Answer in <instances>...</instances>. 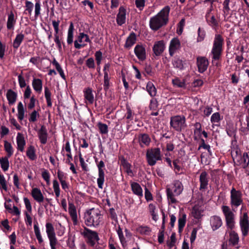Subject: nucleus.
<instances>
[{
	"instance_id": "3c124183",
	"label": "nucleus",
	"mask_w": 249,
	"mask_h": 249,
	"mask_svg": "<svg viewBox=\"0 0 249 249\" xmlns=\"http://www.w3.org/2000/svg\"><path fill=\"white\" fill-rule=\"evenodd\" d=\"M220 120V115L218 112L213 113L211 116V121L215 125H217Z\"/></svg>"
},
{
	"instance_id": "4c0bfd02",
	"label": "nucleus",
	"mask_w": 249,
	"mask_h": 249,
	"mask_svg": "<svg viewBox=\"0 0 249 249\" xmlns=\"http://www.w3.org/2000/svg\"><path fill=\"white\" fill-rule=\"evenodd\" d=\"M146 90L149 95L154 97L156 96L157 93V89L154 84L151 82H148L146 86Z\"/></svg>"
},
{
	"instance_id": "69168bd1",
	"label": "nucleus",
	"mask_w": 249,
	"mask_h": 249,
	"mask_svg": "<svg viewBox=\"0 0 249 249\" xmlns=\"http://www.w3.org/2000/svg\"><path fill=\"white\" fill-rule=\"evenodd\" d=\"M149 107L151 110H156L158 107V102L156 99H152L150 101Z\"/></svg>"
},
{
	"instance_id": "a211bd4d",
	"label": "nucleus",
	"mask_w": 249,
	"mask_h": 249,
	"mask_svg": "<svg viewBox=\"0 0 249 249\" xmlns=\"http://www.w3.org/2000/svg\"><path fill=\"white\" fill-rule=\"evenodd\" d=\"M134 52L139 60L143 61L146 58L145 49L142 45H136L135 47Z\"/></svg>"
},
{
	"instance_id": "5fc2aeb1",
	"label": "nucleus",
	"mask_w": 249,
	"mask_h": 249,
	"mask_svg": "<svg viewBox=\"0 0 249 249\" xmlns=\"http://www.w3.org/2000/svg\"><path fill=\"white\" fill-rule=\"evenodd\" d=\"M41 4L40 1H37L35 5V18H37L40 15Z\"/></svg>"
},
{
	"instance_id": "ea45409f",
	"label": "nucleus",
	"mask_w": 249,
	"mask_h": 249,
	"mask_svg": "<svg viewBox=\"0 0 249 249\" xmlns=\"http://www.w3.org/2000/svg\"><path fill=\"white\" fill-rule=\"evenodd\" d=\"M27 156L32 160L36 159V156L35 153V149L33 146H30L26 152Z\"/></svg>"
},
{
	"instance_id": "c756f323",
	"label": "nucleus",
	"mask_w": 249,
	"mask_h": 249,
	"mask_svg": "<svg viewBox=\"0 0 249 249\" xmlns=\"http://www.w3.org/2000/svg\"><path fill=\"white\" fill-rule=\"evenodd\" d=\"M17 95L15 92L11 89L8 90L6 93V98L8 101V103L10 105L15 104L17 100Z\"/></svg>"
},
{
	"instance_id": "7ed1b4c3",
	"label": "nucleus",
	"mask_w": 249,
	"mask_h": 249,
	"mask_svg": "<svg viewBox=\"0 0 249 249\" xmlns=\"http://www.w3.org/2000/svg\"><path fill=\"white\" fill-rule=\"evenodd\" d=\"M183 186L181 182L176 180L170 186L166 188V194L168 201L170 204H176L178 200L176 196H178L182 193Z\"/></svg>"
},
{
	"instance_id": "338daca9",
	"label": "nucleus",
	"mask_w": 249,
	"mask_h": 249,
	"mask_svg": "<svg viewBox=\"0 0 249 249\" xmlns=\"http://www.w3.org/2000/svg\"><path fill=\"white\" fill-rule=\"evenodd\" d=\"M57 178L59 179L60 182L66 180L67 178L66 175L60 170H58L57 172Z\"/></svg>"
},
{
	"instance_id": "dca6fc26",
	"label": "nucleus",
	"mask_w": 249,
	"mask_h": 249,
	"mask_svg": "<svg viewBox=\"0 0 249 249\" xmlns=\"http://www.w3.org/2000/svg\"><path fill=\"white\" fill-rule=\"evenodd\" d=\"M197 65L199 72L203 73L208 67V60L205 57L199 56L197 58Z\"/></svg>"
},
{
	"instance_id": "72a5a7b5",
	"label": "nucleus",
	"mask_w": 249,
	"mask_h": 249,
	"mask_svg": "<svg viewBox=\"0 0 249 249\" xmlns=\"http://www.w3.org/2000/svg\"><path fill=\"white\" fill-rule=\"evenodd\" d=\"M9 157H0V165L4 172L7 171L9 167V162L8 159Z\"/></svg>"
},
{
	"instance_id": "7c9ffc66",
	"label": "nucleus",
	"mask_w": 249,
	"mask_h": 249,
	"mask_svg": "<svg viewBox=\"0 0 249 249\" xmlns=\"http://www.w3.org/2000/svg\"><path fill=\"white\" fill-rule=\"evenodd\" d=\"M32 86L34 89L37 92L40 93L42 89V82L38 78H34L32 81Z\"/></svg>"
},
{
	"instance_id": "c85d7f7f",
	"label": "nucleus",
	"mask_w": 249,
	"mask_h": 249,
	"mask_svg": "<svg viewBox=\"0 0 249 249\" xmlns=\"http://www.w3.org/2000/svg\"><path fill=\"white\" fill-rule=\"evenodd\" d=\"M16 22V19L15 18L14 14L11 12L8 16L6 26L8 30H14V26Z\"/></svg>"
},
{
	"instance_id": "412c9836",
	"label": "nucleus",
	"mask_w": 249,
	"mask_h": 249,
	"mask_svg": "<svg viewBox=\"0 0 249 249\" xmlns=\"http://www.w3.org/2000/svg\"><path fill=\"white\" fill-rule=\"evenodd\" d=\"M126 10L122 6L119 9V13L117 15L116 21L119 25H122L125 22Z\"/></svg>"
},
{
	"instance_id": "f704fd0d",
	"label": "nucleus",
	"mask_w": 249,
	"mask_h": 249,
	"mask_svg": "<svg viewBox=\"0 0 249 249\" xmlns=\"http://www.w3.org/2000/svg\"><path fill=\"white\" fill-rule=\"evenodd\" d=\"M24 37V36L23 34L20 33L19 34H18L15 39H14L13 41V46L14 49H18L20 45L21 44V42H22L23 39Z\"/></svg>"
},
{
	"instance_id": "aec40b11",
	"label": "nucleus",
	"mask_w": 249,
	"mask_h": 249,
	"mask_svg": "<svg viewBox=\"0 0 249 249\" xmlns=\"http://www.w3.org/2000/svg\"><path fill=\"white\" fill-rule=\"evenodd\" d=\"M16 142L18 150L20 152H23L26 144V142L23 134L20 132L18 133L16 137Z\"/></svg>"
},
{
	"instance_id": "b1692460",
	"label": "nucleus",
	"mask_w": 249,
	"mask_h": 249,
	"mask_svg": "<svg viewBox=\"0 0 249 249\" xmlns=\"http://www.w3.org/2000/svg\"><path fill=\"white\" fill-rule=\"evenodd\" d=\"M31 194L34 199L37 202L41 203L43 201L44 196L39 189L37 188H33Z\"/></svg>"
},
{
	"instance_id": "bf43d9fd",
	"label": "nucleus",
	"mask_w": 249,
	"mask_h": 249,
	"mask_svg": "<svg viewBox=\"0 0 249 249\" xmlns=\"http://www.w3.org/2000/svg\"><path fill=\"white\" fill-rule=\"evenodd\" d=\"M24 202L28 213H31L32 211V206L29 199L27 197L24 198Z\"/></svg>"
},
{
	"instance_id": "5701e85b",
	"label": "nucleus",
	"mask_w": 249,
	"mask_h": 249,
	"mask_svg": "<svg viewBox=\"0 0 249 249\" xmlns=\"http://www.w3.org/2000/svg\"><path fill=\"white\" fill-rule=\"evenodd\" d=\"M180 43L178 39L174 38L171 40L169 46V53L171 55H173L176 51L179 49Z\"/></svg>"
},
{
	"instance_id": "c9c22d12",
	"label": "nucleus",
	"mask_w": 249,
	"mask_h": 249,
	"mask_svg": "<svg viewBox=\"0 0 249 249\" xmlns=\"http://www.w3.org/2000/svg\"><path fill=\"white\" fill-rule=\"evenodd\" d=\"M74 26L72 22L71 23L68 31L67 41L69 44L73 42Z\"/></svg>"
},
{
	"instance_id": "9b49d317",
	"label": "nucleus",
	"mask_w": 249,
	"mask_h": 249,
	"mask_svg": "<svg viewBox=\"0 0 249 249\" xmlns=\"http://www.w3.org/2000/svg\"><path fill=\"white\" fill-rule=\"evenodd\" d=\"M88 43H91L89 36L84 33H80L74 41V47L79 49L86 46Z\"/></svg>"
},
{
	"instance_id": "4be33fe9",
	"label": "nucleus",
	"mask_w": 249,
	"mask_h": 249,
	"mask_svg": "<svg viewBox=\"0 0 249 249\" xmlns=\"http://www.w3.org/2000/svg\"><path fill=\"white\" fill-rule=\"evenodd\" d=\"M37 135L41 143L45 144L47 142L48 133L44 125H42L40 129L38 130Z\"/></svg>"
},
{
	"instance_id": "a878e982",
	"label": "nucleus",
	"mask_w": 249,
	"mask_h": 249,
	"mask_svg": "<svg viewBox=\"0 0 249 249\" xmlns=\"http://www.w3.org/2000/svg\"><path fill=\"white\" fill-rule=\"evenodd\" d=\"M131 188L133 193L140 198L143 196L142 189L139 184L133 182L131 183Z\"/></svg>"
},
{
	"instance_id": "39448f33",
	"label": "nucleus",
	"mask_w": 249,
	"mask_h": 249,
	"mask_svg": "<svg viewBox=\"0 0 249 249\" xmlns=\"http://www.w3.org/2000/svg\"><path fill=\"white\" fill-rule=\"evenodd\" d=\"M223 39L219 35H216L215 36L213 47L211 51L213 55V59L218 60L221 56Z\"/></svg>"
},
{
	"instance_id": "a19ab883",
	"label": "nucleus",
	"mask_w": 249,
	"mask_h": 249,
	"mask_svg": "<svg viewBox=\"0 0 249 249\" xmlns=\"http://www.w3.org/2000/svg\"><path fill=\"white\" fill-rule=\"evenodd\" d=\"M25 10L24 13L30 16L32 15L34 4L30 1L26 0L25 1Z\"/></svg>"
},
{
	"instance_id": "4d7b16f0",
	"label": "nucleus",
	"mask_w": 249,
	"mask_h": 249,
	"mask_svg": "<svg viewBox=\"0 0 249 249\" xmlns=\"http://www.w3.org/2000/svg\"><path fill=\"white\" fill-rule=\"evenodd\" d=\"M137 231L142 234H148L150 230L147 226H140L137 228Z\"/></svg>"
},
{
	"instance_id": "864d4df0",
	"label": "nucleus",
	"mask_w": 249,
	"mask_h": 249,
	"mask_svg": "<svg viewBox=\"0 0 249 249\" xmlns=\"http://www.w3.org/2000/svg\"><path fill=\"white\" fill-rule=\"evenodd\" d=\"M201 210H200L198 207H194L192 210V213L193 216L195 218L197 219H199L201 217L202 214H201Z\"/></svg>"
},
{
	"instance_id": "0e129e2a",
	"label": "nucleus",
	"mask_w": 249,
	"mask_h": 249,
	"mask_svg": "<svg viewBox=\"0 0 249 249\" xmlns=\"http://www.w3.org/2000/svg\"><path fill=\"white\" fill-rule=\"evenodd\" d=\"M207 21L209 24L213 27L216 26L217 24V22L213 16L208 17L207 18Z\"/></svg>"
},
{
	"instance_id": "8fccbe9b",
	"label": "nucleus",
	"mask_w": 249,
	"mask_h": 249,
	"mask_svg": "<svg viewBox=\"0 0 249 249\" xmlns=\"http://www.w3.org/2000/svg\"><path fill=\"white\" fill-rule=\"evenodd\" d=\"M29 121L30 122H35L39 118V114L37 111L34 110L29 114Z\"/></svg>"
},
{
	"instance_id": "bb28decb",
	"label": "nucleus",
	"mask_w": 249,
	"mask_h": 249,
	"mask_svg": "<svg viewBox=\"0 0 249 249\" xmlns=\"http://www.w3.org/2000/svg\"><path fill=\"white\" fill-rule=\"evenodd\" d=\"M84 97L87 104H92L94 102V96L91 89L88 88L84 91Z\"/></svg>"
},
{
	"instance_id": "09e8293b",
	"label": "nucleus",
	"mask_w": 249,
	"mask_h": 249,
	"mask_svg": "<svg viewBox=\"0 0 249 249\" xmlns=\"http://www.w3.org/2000/svg\"><path fill=\"white\" fill-rule=\"evenodd\" d=\"M52 64L53 65H54L58 71V72L59 73L60 76L63 78V79H65V74L64 73L62 69L61 68L60 65L59 64V63L56 61V60L54 59Z\"/></svg>"
},
{
	"instance_id": "de8ad7c7",
	"label": "nucleus",
	"mask_w": 249,
	"mask_h": 249,
	"mask_svg": "<svg viewBox=\"0 0 249 249\" xmlns=\"http://www.w3.org/2000/svg\"><path fill=\"white\" fill-rule=\"evenodd\" d=\"M53 189L56 197L60 196V190L59 188V184L56 180H53Z\"/></svg>"
},
{
	"instance_id": "6ab92c4d",
	"label": "nucleus",
	"mask_w": 249,
	"mask_h": 249,
	"mask_svg": "<svg viewBox=\"0 0 249 249\" xmlns=\"http://www.w3.org/2000/svg\"><path fill=\"white\" fill-rule=\"evenodd\" d=\"M223 222L220 217L216 215L213 216L210 218V224L213 231L219 229Z\"/></svg>"
},
{
	"instance_id": "c03bdc74",
	"label": "nucleus",
	"mask_w": 249,
	"mask_h": 249,
	"mask_svg": "<svg viewBox=\"0 0 249 249\" xmlns=\"http://www.w3.org/2000/svg\"><path fill=\"white\" fill-rule=\"evenodd\" d=\"M172 83L175 87L178 88H184L185 87V81L178 78H176L172 80Z\"/></svg>"
},
{
	"instance_id": "473e14b6",
	"label": "nucleus",
	"mask_w": 249,
	"mask_h": 249,
	"mask_svg": "<svg viewBox=\"0 0 249 249\" xmlns=\"http://www.w3.org/2000/svg\"><path fill=\"white\" fill-rule=\"evenodd\" d=\"M121 162V165L124 169L125 172L127 174L128 176L132 177L133 176V173L132 170L131 169V164L124 159H122Z\"/></svg>"
},
{
	"instance_id": "79ce46f5",
	"label": "nucleus",
	"mask_w": 249,
	"mask_h": 249,
	"mask_svg": "<svg viewBox=\"0 0 249 249\" xmlns=\"http://www.w3.org/2000/svg\"><path fill=\"white\" fill-rule=\"evenodd\" d=\"M186 220V215L185 214H183L180 215L178 218V230L180 232L184 227L185 226Z\"/></svg>"
},
{
	"instance_id": "680f3d73",
	"label": "nucleus",
	"mask_w": 249,
	"mask_h": 249,
	"mask_svg": "<svg viewBox=\"0 0 249 249\" xmlns=\"http://www.w3.org/2000/svg\"><path fill=\"white\" fill-rule=\"evenodd\" d=\"M31 213L28 212H25V222L26 225L31 226L32 225V218L31 216Z\"/></svg>"
},
{
	"instance_id": "393cba45",
	"label": "nucleus",
	"mask_w": 249,
	"mask_h": 249,
	"mask_svg": "<svg viewBox=\"0 0 249 249\" xmlns=\"http://www.w3.org/2000/svg\"><path fill=\"white\" fill-rule=\"evenodd\" d=\"M165 44L163 41H159L156 42L153 46V51L156 55H159L164 51Z\"/></svg>"
},
{
	"instance_id": "052dcab7",
	"label": "nucleus",
	"mask_w": 249,
	"mask_h": 249,
	"mask_svg": "<svg viewBox=\"0 0 249 249\" xmlns=\"http://www.w3.org/2000/svg\"><path fill=\"white\" fill-rule=\"evenodd\" d=\"M205 36V32L204 30H201L200 28L198 29V37L197 40L198 42L202 41L204 40Z\"/></svg>"
},
{
	"instance_id": "1a4fd4ad",
	"label": "nucleus",
	"mask_w": 249,
	"mask_h": 249,
	"mask_svg": "<svg viewBox=\"0 0 249 249\" xmlns=\"http://www.w3.org/2000/svg\"><path fill=\"white\" fill-rule=\"evenodd\" d=\"M45 226L46 233L50 241L51 249H56L55 246L57 243V240L55 236L54 227L51 223H47Z\"/></svg>"
},
{
	"instance_id": "774afa93",
	"label": "nucleus",
	"mask_w": 249,
	"mask_h": 249,
	"mask_svg": "<svg viewBox=\"0 0 249 249\" xmlns=\"http://www.w3.org/2000/svg\"><path fill=\"white\" fill-rule=\"evenodd\" d=\"M18 81L19 86L21 88H23L26 86L25 80L21 74L18 76Z\"/></svg>"
},
{
	"instance_id": "cd10ccee",
	"label": "nucleus",
	"mask_w": 249,
	"mask_h": 249,
	"mask_svg": "<svg viewBox=\"0 0 249 249\" xmlns=\"http://www.w3.org/2000/svg\"><path fill=\"white\" fill-rule=\"evenodd\" d=\"M208 175L206 172H203L201 173L199 177V181L200 183V190L205 189L207 188L208 184Z\"/></svg>"
},
{
	"instance_id": "e433bc0d",
	"label": "nucleus",
	"mask_w": 249,
	"mask_h": 249,
	"mask_svg": "<svg viewBox=\"0 0 249 249\" xmlns=\"http://www.w3.org/2000/svg\"><path fill=\"white\" fill-rule=\"evenodd\" d=\"M136 40V37L135 34H131L126 39V43L125 44V47L130 48L132 45H133L135 43Z\"/></svg>"
},
{
	"instance_id": "37998d69",
	"label": "nucleus",
	"mask_w": 249,
	"mask_h": 249,
	"mask_svg": "<svg viewBox=\"0 0 249 249\" xmlns=\"http://www.w3.org/2000/svg\"><path fill=\"white\" fill-rule=\"evenodd\" d=\"M34 229L36 236L39 243L43 242V240L42 238L39 228L38 226L37 223L36 222L34 226Z\"/></svg>"
},
{
	"instance_id": "13d9d810",
	"label": "nucleus",
	"mask_w": 249,
	"mask_h": 249,
	"mask_svg": "<svg viewBox=\"0 0 249 249\" xmlns=\"http://www.w3.org/2000/svg\"><path fill=\"white\" fill-rule=\"evenodd\" d=\"M173 64L175 68H178L179 70H182L183 68L182 61L179 59H175L173 62Z\"/></svg>"
},
{
	"instance_id": "f8f14e48",
	"label": "nucleus",
	"mask_w": 249,
	"mask_h": 249,
	"mask_svg": "<svg viewBox=\"0 0 249 249\" xmlns=\"http://www.w3.org/2000/svg\"><path fill=\"white\" fill-rule=\"evenodd\" d=\"M239 225L243 236H246L249 231V221L248 213H244L240 217Z\"/></svg>"
},
{
	"instance_id": "2eb2a0df",
	"label": "nucleus",
	"mask_w": 249,
	"mask_h": 249,
	"mask_svg": "<svg viewBox=\"0 0 249 249\" xmlns=\"http://www.w3.org/2000/svg\"><path fill=\"white\" fill-rule=\"evenodd\" d=\"M135 140L139 143L141 147H144L149 145L151 142V139L145 133H141L138 134L135 138Z\"/></svg>"
},
{
	"instance_id": "20e7f679",
	"label": "nucleus",
	"mask_w": 249,
	"mask_h": 249,
	"mask_svg": "<svg viewBox=\"0 0 249 249\" xmlns=\"http://www.w3.org/2000/svg\"><path fill=\"white\" fill-rule=\"evenodd\" d=\"M85 224L88 226H96L99 225L102 220V215L98 209H91L85 214Z\"/></svg>"
},
{
	"instance_id": "f03ea898",
	"label": "nucleus",
	"mask_w": 249,
	"mask_h": 249,
	"mask_svg": "<svg viewBox=\"0 0 249 249\" xmlns=\"http://www.w3.org/2000/svg\"><path fill=\"white\" fill-rule=\"evenodd\" d=\"M170 10L168 6H165L156 15L150 18L149 25L152 30L157 31L167 23Z\"/></svg>"
},
{
	"instance_id": "e2e57ef3",
	"label": "nucleus",
	"mask_w": 249,
	"mask_h": 249,
	"mask_svg": "<svg viewBox=\"0 0 249 249\" xmlns=\"http://www.w3.org/2000/svg\"><path fill=\"white\" fill-rule=\"evenodd\" d=\"M42 177L46 181L48 184L50 183V175L48 171L44 170L42 172Z\"/></svg>"
},
{
	"instance_id": "f3484780",
	"label": "nucleus",
	"mask_w": 249,
	"mask_h": 249,
	"mask_svg": "<svg viewBox=\"0 0 249 249\" xmlns=\"http://www.w3.org/2000/svg\"><path fill=\"white\" fill-rule=\"evenodd\" d=\"M68 209L69 213L73 222V225H77L78 223V218L75 206L72 203L69 202Z\"/></svg>"
},
{
	"instance_id": "58836bf2",
	"label": "nucleus",
	"mask_w": 249,
	"mask_h": 249,
	"mask_svg": "<svg viewBox=\"0 0 249 249\" xmlns=\"http://www.w3.org/2000/svg\"><path fill=\"white\" fill-rule=\"evenodd\" d=\"M0 190H4L5 192L8 191V187L7 182L5 179L4 176L0 173Z\"/></svg>"
},
{
	"instance_id": "f257e3e1",
	"label": "nucleus",
	"mask_w": 249,
	"mask_h": 249,
	"mask_svg": "<svg viewBox=\"0 0 249 249\" xmlns=\"http://www.w3.org/2000/svg\"><path fill=\"white\" fill-rule=\"evenodd\" d=\"M221 209L225 216L226 225L227 229L230 230L229 241L233 245H236L238 244L239 239L238 234L232 230L235 224V214L227 206H222Z\"/></svg>"
},
{
	"instance_id": "ddd939ff",
	"label": "nucleus",
	"mask_w": 249,
	"mask_h": 249,
	"mask_svg": "<svg viewBox=\"0 0 249 249\" xmlns=\"http://www.w3.org/2000/svg\"><path fill=\"white\" fill-rule=\"evenodd\" d=\"M242 194L232 188L231 191V204L232 206L238 207L242 203Z\"/></svg>"
},
{
	"instance_id": "2f4dec72",
	"label": "nucleus",
	"mask_w": 249,
	"mask_h": 249,
	"mask_svg": "<svg viewBox=\"0 0 249 249\" xmlns=\"http://www.w3.org/2000/svg\"><path fill=\"white\" fill-rule=\"evenodd\" d=\"M4 148L6 152V156L11 157L14 154V149L11 143L7 141L4 142Z\"/></svg>"
},
{
	"instance_id": "9d476101",
	"label": "nucleus",
	"mask_w": 249,
	"mask_h": 249,
	"mask_svg": "<svg viewBox=\"0 0 249 249\" xmlns=\"http://www.w3.org/2000/svg\"><path fill=\"white\" fill-rule=\"evenodd\" d=\"M81 234L87 239L88 243L91 246H94L99 238L97 233L85 228L84 230L81 232Z\"/></svg>"
},
{
	"instance_id": "0eeeda50",
	"label": "nucleus",
	"mask_w": 249,
	"mask_h": 249,
	"mask_svg": "<svg viewBox=\"0 0 249 249\" xmlns=\"http://www.w3.org/2000/svg\"><path fill=\"white\" fill-rule=\"evenodd\" d=\"M170 125L175 130L181 131L186 126L185 117L180 115L172 117L170 119Z\"/></svg>"
},
{
	"instance_id": "603ef678",
	"label": "nucleus",
	"mask_w": 249,
	"mask_h": 249,
	"mask_svg": "<svg viewBox=\"0 0 249 249\" xmlns=\"http://www.w3.org/2000/svg\"><path fill=\"white\" fill-rule=\"evenodd\" d=\"M64 150H65L67 152V154H66V156H67V157H68L70 159H72L71 152V148L70 143L68 141L66 142L65 146L62 149V150L61 152L62 153L63 152Z\"/></svg>"
},
{
	"instance_id": "6e6552de",
	"label": "nucleus",
	"mask_w": 249,
	"mask_h": 249,
	"mask_svg": "<svg viewBox=\"0 0 249 249\" xmlns=\"http://www.w3.org/2000/svg\"><path fill=\"white\" fill-rule=\"evenodd\" d=\"M232 152L231 154L235 162L237 164L241 165L244 168H246L249 164V157L247 153H244L243 155L240 154V151L236 149L235 151Z\"/></svg>"
},
{
	"instance_id": "423d86ee",
	"label": "nucleus",
	"mask_w": 249,
	"mask_h": 249,
	"mask_svg": "<svg viewBox=\"0 0 249 249\" xmlns=\"http://www.w3.org/2000/svg\"><path fill=\"white\" fill-rule=\"evenodd\" d=\"M146 159L148 164L154 165L157 161L161 160V155L160 148H154L148 149L146 152Z\"/></svg>"
},
{
	"instance_id": "4468645a",
	"label": "nucleus",
	"mask_w": 249,
	"mask_h": 249,
	"mask_svg": "<svg viewBox=\"0 0 249 249\" xmlns=\"http://www.w3.org/2000/svg\"><path fill=\"white\" fill-rule=\"evenodd\" d=\"M97 167L98 168V178L97 180L98 186L99 188L102 189L105 181V174L103 169V168L105 167L104 162L102 160H101L97 164Z\"/></svg>"
},
{
	"instance_id": "6e6d98bb",
	"label": "nucleus",
	"mask_w": 249,
	"mask_h": 249,
	"mask_svg": "<svg viewBox=\"0 0 249 249\" xmlns=\"http://www.w3.org/2000/svg\"><path fill=\"white\" fill-rule=\"evenodd\" d=\"M98 127L100 130V132L102 134H107L108 132V127L106 124L99 123L98 124Z\"/></svg>"
},
{
	"instance_id": "a18cd8bd",
	"label": "nucleus",
	"mask_w": 249,
	"mask_h": 249,
	"mask_svg": "<svg viewBox=\"0 0 249 249\" xmlns=\"http://www.w3.org/2000/svg\"><path fill=\"white\" fill-rule=\"evenodd\" d=\"M148 209L150 213L152 216V218L154 220H157L158 219V215L155 212L156 211V206L155 204L153 203H150L149 205Z\"/></svg>"
},
{
	"instance_id": "49530a36",
	"label": "nucleus",
	"mask_w": 249,
	"mask_h": 249,
	"mask_svg": "<svg viewBox=\"0 0 249 249\" xmlns=\"http://www.w3.org/2000/svg\"><path fill=\"white\" fill-rule=\"evenodd\" d=\"M45 97L46 99L47 106L52 107L51 92L47 87H45Z\"/></svg>"
}]
</instances>
